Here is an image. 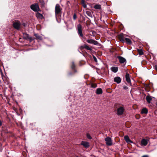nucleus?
Instances as JSON below:
<instances>
[{"label": "nucleus", "instance_id": "nucleus-1", "mask_svg": "<svg viewBox=\"0 0 157 157\" xmlns=\"http://www.w3.org/2000/svg\"><path fill=\"white\" fill-rule=\"evenodd\" d=\"M78 33L79 36L82 37V40L84 42L86 40L85 37H83V35L82 31V26L81 24H79L77 25Z\"/></svg>", "mask_w": 157, "mask_h": 157}, {"label": "nucleus", "instance_id": "nucleus-2", "mask_svg": "<svg viewBox=\"0 0 157 157\" xmlns=\"http://www.w3.org/2000/svg\"><path fill=\"white\" fill-rule=\"evenodd\" d=\"M125 111V109L123 106L119 107L117 109V114L118 116L123 115Z\"/></svg>", "mask_w": 157, "mask_h": 157}, {"label": "nucleus", "instance_id": "nucleus-3", "mask_svg": "<svg viewBox=\"0 0 157 157\" xmlns=\"http://www.w3.org/2000/svg\"><path fill=\"white\" fill-rule=\"evenodd\" d=\"M62 8L59 5L57 4L56 5L55 8V13L56 15H60L62 13Z\"/></svg>", "mask_w": 157, "mask_h": 157}, {"label": "nucleus", "instance_id": "nucleus-4", "mask_svg": "<svg viewBox=\"0 0 157 157\" xmlns=\"http://www.w3.org/2000/svg\"><path fill=\"white\" fill-rule=\"evenodd\" d=\"M31 9L33 11L38 12L39 11L40 9L37 4H35L32 5L30 6Z\"/></svg>", "mask_w": 157, "mask_h": 157}, {"label": "nucleus", "instance_id": "nucleus-5", "mask_svg": "<svg viewBox=\"0 0 157 157\" xmlns=\"http://www.w3.org/2000/svg\"><path fill=\"white\" fill-rule=\"evenodd\" d=\"M13 25L15 29L18 30L20 29L21 23L18 21H16L13 22Z\"/></svg>", "mask_w": 157, "mask_h": 157}, {"label": "nucleus", "instance_id": "nucleus-6", "mask_svg": "<svg viewBox=\"0 0 157 157\" xmlns=\"http://www.w3.org/2000/svg\"><path fill=\"white\" fill-rule=\"evenodd\" d=\"M105 141H106V143L108 146H111L112 144V141L111 139L109 137H107L105 138Z\"/></svg>", "mask_w": 157, "mask_h": 157}, {"label": "nucleus", "instance_id": "nucleus-7", "mask_svg": "<svg viewBox=\"0 0 157 157\" xmlns=\"http://www.w3.org/2000/svg\"><path fill=\"white\" fill-rule=\"evenodd\" d=\"M23 37L25 39L29 40L30 42H31L33 40L32 37L27 33L23 34Z\"/></svg>", "mask_w": 157, "mask_h": 157}, {"label": "nucleus", "instance_id": "nucleus-8", "mask_svg": "<svg viewBox=\"0 0 157 157\" xmlns=\"http://www.w3.org/2000/svg\"><path fill=\"white\" fill-rule=\"evenodd\" d=\"M86 41L88 43L94 44V45H97L98 44V43L97 41L93 39L87 40Z\"/></svg>", "mask_w": 157, "mask_h": 157}, {"label": "nucleus", "instance_id": "nucleus-9", "mask_svg": "<svg viewBox=\"0 0 157 157\" xmlns=\"http://www.w3.org/2000/svg\"><path fill=\"white\" fill-rule=\"evenodd\" d=\"M124 35L123 33H121L118 36V37L120 41L121 42L124 43L125 42V37L124 36Z\"/></svg>", "mask_w": 157, "mask_h": 157}, {"label": "nucleus", "instance_id": "nucleus-10", "mask_svg": "<svg viewBox=\"0 0 157 157\" xmlns=\"http://www.w3.org/2000/svg\"><path fill=\"white\" fill-rule=\"evenodd\" d=\"M81 144L86 148H88L90 146L89 143L85 141H82Z\"/></svg>", "mask_w": 157, "mask_h": 157}, {"label": "nucleus", "instance_id": "nucleus-11", "mask_svg": "<svg viewBox=\"0 0 157 157\" xmlns=\"http://www.w3.org/2000/svg\"><path fill=\"white\" fill-rule=\"evenodd\" d=\"M117 58L120 63H124L126 62V60L124 58L120 56H118Z\"/></svg>", "mask_w": 157, "mask_h": 157}, {"label": "nucleus", "instance_id": "nucleus-12", "mask_svg": "<svg viewBox=\"0 0 157 157\" xmlns=\"http://www.w3.org/2000/svg\"><path fill=\"white\" fill-rule=\"evenodd\" d=\"M80 48L81 49H82L84 48H85L87 50L91 51L92 50V49L91 48H90L86 44H84L83 46H82L80 47Z\"/></svg>", "mask_w": 157, "mask_h": 157}, {"label": "nucleus", "instance_id": "nucleus-13", "mask_svg": "<svg viewBox=\"0 0 157 157\" xmlns=\"http://www.w3.org/2000/svg\"><path fill=\"white\" fill-rule=\"evenodd\" d=\"M147 140L145 139H143L141 141V144L143 146H145L147 144Z\"/></svg>", "mask_w": 157, "mask_h": 157}, {"label": "nucleus", "instance_id": "nucleus-14", "mask_svg": "<svg viewBox=\"0 0 157 157\" xmlns=\"http://www.w3.org/2000/svg\"><path fill=\"white\" fill-rule=\"evenodd\" d=\"M126 80L128 83L131 84V80L129 77V75L128 73H126L125 75Z\"/></svg>", "mask_w": 157, "mask_h": 157}, {"label": "nucleus", "instance_id": "nucleus-15", "mask_svg": "<svg viewBox=\"0 0 157 157\" xmlns=\"http://www.w3.org/2000/svg\"><path fill=\"white\" fill-rule=\"evenodd\" d=\"M114 81L117 83H119L121 82V80L120 77H116L114 78Z\"/></svg>", "mask_w": 157, "mask_h": 157}, {"label": "nucleus", "instance_id": "nucleus-16", "mask_svg": "<svg viewBox=\"0 0 157 157\" xmlns=\"http://www.w3.org/2000/svg\"><path fill=\"white\" fill-rule=\"evenodd\" d=\"M111 70L113 72L116 73L118 70V67H111Z\"/></svg>", "mask_w": 157, "mask_h": 157}, {"label": "nucleus", "instance_id": "nucleus-17", "mask_svg": "<svg viewBox=\"0 0 157 157\" xmlns=\"http://www.w3.org/2000/svg\"><path fill=\"white\" fill-rule=\"evenodd\" d=\"M152 99L151 97L150 96H147L146 97V99L148 103L151 102V100Z\"/></svg>", "mask_w": 157, "mask_h": 157}, {"label": "nucleus", "instance_id": "nucleus-18", "mask_svg": "<svg viewBox=\"0 0 157 157\" xmlns=\"http://www.w3.org/2000/svg\"><path fill=\"white\" fill-rule=\"evenodd\" d=\"M124 139L127 143L132 142V141L130 140L129 137L128 136H124Z\"/></svg>", "mask_w": 157, "mask_h": 157}, {"label": "nucleus", "instance_id": "nucleus-19", "mask_svg": "<svg viewBox=\"0 0 157 157\" xmlns=\"http://www.w3.org/2000/svg\"><path fill=\"white\" fill-rule=\"evenodd\" d=\"M102 90L100 88H98L96 91V93L97 94H101L102 93Z\"/></svg>", "mask_w": 157, "mask_h": 157}, {"label": "nucleus", "instance_id": "nucleus-20", "mask_svg": "<svg viewBox=\"0 0 157 157\" xmlns=\"http://www.w3.org/2000/svg\"><path fill=\"white\" fill-rule=\"evenodd\" d=\"M94 8L97 10H100L101 9V6L99 4H96L94 6Z\"/></svg>", "mask_w": 157, "mask_h": 157}, {"label": "nucleus", "instance_id": "nucleus-21", "mask_svg": "<svg viewBox=\"0 0 157 157\" xmlns=\"http://www.w3.org/2000/svg\"><path fill=\"white\" fill-rule=\"evenodd\" d=\"M36 16L37 18L39 19H42L43 18V15L39 13H37L36 14Z\"/></svg>", "mask_w": 157, "mask_h": 157}, {"label": "nucleus", "instance_id": "nucleus-22", "mask_svg": "<svg viewBox=\"0 0 157 157\" xmlns=\"http://www.w3.org/2000/svg\"><path fill=\"white\" fill-rule=\"evenodd\" d=\"M148 111L146 108H143L141 111L142 114H147V113Z\"/></svg>", "mask_w": 157, "mask_h": 157}, {"label": "nucleus", "instance_id": "nucleus-23", "mask_svg": "<svg viewBox=\"0 0 157 157\" xmlns=\"http://www.w3.org/2000/svg\"><path fill=\"white\" fill-rule=\"evenodd\" d=\"M125 40L127 44H132V41L129 39L126 38H125Z\"/></svg>", "mask_w": 157, "mask_h": 157}, {"label": "nucleus", "instance_id": "nucleus-24", "mask_svg": "<svg viewBox=\"0 0 157 157\" xmlns=\"http://www.w3.org/2000/svg\"><path fill=\"white\" fill-rule=\"evenodd\" d=\"M81 3L82 6L84 8H86V5L85 3V1L84 0H82Z\"/></svg>", "mask_w": 157, "mask_h": 157}, {"label": "nucleus", "instance_id": "nucleus-25", "mask_svg": "<svg viewBox=\"0 0 157 157\" xmlns=\"http://www.w3.org/2000/svg\"><path fill=\"white\" fill-rule=\"evenodd\" d=\"M86 14L89 17H91V18H92L93 17V16H92V15L91 14V12L90 11H86Z\"/></svg>", "mask_w": 157, "mask_h": 157}, {"label": "nucleus", "instance_id": "nucleus-26", "mask_svg": "<svg viewBox=\"0 0 157 157\" xmlns=\"http://www.w3.org/2000/svg\"><path fill=\"white\" fill-rule=\"evenodd\" d=\"M34 36L36 37V38L40 40H42V38L41 36H40L39 35L37 34H35Z\"/></svg>", "mask_w": 157, "mask_h": 157}, {"label": "nucleus", "instance_id": "nucleus-27", "mask_svg": "<svg viewBox=\"0 0 157 157\" xmlns=\"http://www.w3.org/2000/svg\"><path fill=\"white\" fill-rule=\"evenodd\" d=\"M137 52L138 54L140 55H143L144 54L143 51L142 49H138Z\"/></svg>", "mask_w": 157, "mask_h": 157}, {"label": "nucleus", "instance_id": "nucleus-28", "mask_svg": "<svg viewBox=\"0 0 157 157\" xmlns=\"http://www.w3.org/2000/svg\"><path fill=\"white\" fill-rule=\"evenodd\" d=\"M75 66L74 62H72V65L71 66V67L72 69L74 70L75 68Z\"/></svg>", "mask_w": 157, "mask_h": 157}, {"label": "nucleus", "instance_id": "nucleus-29", "mask_svg": "<svg viewBox=\"0 0 157 157\" xmlns=\"http://www.w3.org/2000/svg\"><path fill=\"white\" fill-rule=\"evenodd\" d=\"M86 136L88 139H92V137L90 136V135L89 133L86 134Z\"/></svg>", "mask_w": 157, "mask_h": 157}, {"label": "nucleus", "instance_id": "nucleus-30", "mask_svg": "<svg viewBox=\"0 0 157 157\" xmlns=\"http://www.w3.org/2000/svg\"><path fill=\"white\" fill-rule=\"evenodd\" d=\"M97 86V85L96 84L93 83L91 85V87L95 88Z\"/></svg>", "mask_w": 157, "mask_h": 157}, {"label": "nucleus", "instance_id": "nucleus-31", "mask_svg": "<svg viewBox=\"0 0 157 157\" xmlns=\"http://www.w3.org/2000/svg\"><path fill=\"white\" fill-rule=\"evenodd\" d=\"M77 17L76 15L75 14H74L73 16V19L74 20H75Z\"/></svg>", "mask_w": 157, "mask_h": 157}, {"label": "nucleus", "instance_id": "nucleus-32", "mask_svg": "<svg viewBox=\"0 0 157 157\" xmlns=\"http://www.w3.org/2000/svg\"><path fill=\"white\" fill-rule=\"evenodd\" d=\"M93 58H94V61L96 62H97V59H96V57L95 56H93Z\"/></svg>", "mask_w": 157, "mask_h": 157}, {"label": "nucleus", "instance_id": "nucleus-33", "mask_svg": "<svg viewBox=\"0 0 157 157\" xmlns=\"http://www.w3.org/2000/svg\"><path fill=\"white\" fill-rule=\"evenodd\" d=\"M123 88L125 90H127L128 89V87L126 86H124L123 87Z\"/></svg>", "mask_w": 157, "mask_h": 157}, {"label": "nucleus", "instance_id": "nucleus-34", "mask_svg": "<svg viewBox=\"0 0 157 157\" xmlns=\"http://www.w3.org/2000/svg\"><path fill=\"white\" fill-rule=\"evenodd\" d=\"M142 157H148L147 155H144L142 156Z\"/></svg>", "mask_w": 157, "mask_h": 157}, {"label": "nucleus", "instance_id": "nucleus-35", "mask_svg": "<svg viewBox=\"0 0 157 157\" xmlns=\"http://www.w3.org/2000/svg\"><path fill=\"white\" fill-rule=\"evenodd\" d=\"M2 124V123L1 121L0 120V126H1Z\"/></svg>", "mask_w": 157, "mask_h": 157}, {"label": "nucleus", "instance_id": "nucleus-36", "mask_svg": "<svg viewBox=\"0 0 157 157\" xmlns=\"http://www.w3.org/2000/svg\"><path fill=\"white\" fill-rule=\"evenodd\" d=\"M155 69L157 71V66H155Z\"/></svg>", "mask_w": 157, "mask_h": 157}, {"label": "nucleus", "instance_id": "nucleus-37", "mask_svg": "<svg viewBox=\"0 0 157 157\" xmlns=\"http://www.w3.org/2000/svg\"><path fill=\"white\" fill-rule=\"evenodd\" d=\"M23 25H24V26H25V24H23Z\"/></svg>", "mask_w": 157, "mask_h": 157}, {"label": "nucleus", "instance_id": "nucleus-38", "mask_svg": "<svg viewBox=\"0 0 157 157\" xmlns=\"http://www.w3.org/2000/svg\"><path fill=\"white\" fill-rule=\"evenodd\" d=\"M156 105L157 106V102L156 103Z\"/></svg>", "mask_w": 157, "mask_h": 157}]
</instances>
